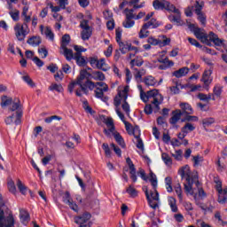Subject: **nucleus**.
<instances>
[{
	"label": "nucleus",
	"instance_id": "4c0bfd02",
	"mask_svg": "<svg viewBox=\"0 0 227 227\" xmlns=\"http://www.w3.org/2000/svg\"><path fill=\"white\" fill-rule=\"evenodd\" d=\"M92 79H94V81H105L106 74L100 71H95L92 73Z\"/></svg>",
	"mask_w": 227,
	"mask_h": 227
},
{
	"label": "nucleus",
	"instance_id": "2f4dec72",
	"mask_svg": "<svg viewBox=\"0 0 227 227\" xmlns=\"http://www.w3.org/2000/svg\"><path fill=\"white\" fill-rule=\"evenodd\" d=\"M13 103V99L8 96H2L1 98V106L2 107H8V106H12Z\"/></svg>",
	"mask_w": 227,
	"mask_h": 227
},
{
	"label": "nucleus",
	"instance_id": "f257e3e1",
	"mask_svg": "<svg viewBox=\"0 0 227 227\" xmlns=\"http://www.w3.org/2000/svg\"><path fill=\"white\" fill-rule=\"evenodd\" d=\"M90 77H91L90 73L86 71V69L81 70L76 80L68 84L67 91H69V93H74L75 86H79V88L75 90V95L76 97H82V93H84V95H88V90L93 91V90L96 88L94 90L96 98H100V100L103 102H107L109 98L105 96L104 93L109 91V86L103 82H93L91 80H90Z\"/></svg>",
	"mask_w": 227,
	"mask_h": 227
},
{
	"label": "nucleus",
	"instance_id": "2eb2a0df",
	"mask_svg": "<svg viewBox=\"0 0 227 227\" xmlns=\"http://www.w3.org/2000/svg\"><path fill=\"white\" fill-rule=\"evenodd\" d=\"M179 106L181 107L183 116L194 114V110H192V106L189 103H180Z\"/></svg>",
	"mask_w": 227,
	"mask_h": 227
},
{
	"label": "nucleus",
	"instance_id": "052dcab7",
	"mask_svg": "<svg viewBox=\"0 0 227 227\" xmlns=\"http://www.w3.org/2000/svg\"><path fill=\"white\" fill-rule=\"evenodd\" d=\"M213 96L215 95V97H221V93H223V87L215 85L213 89Z\"/></svg>",
	"mask_w": 227,
	"mask_h": 227
},
{
	"label": "nucleus",
	"instance_id": "f03ea898",
	"mask_svg": "<svg viewBox=\"0 0 227 227\" xmlns=\"http://www.w3.org/2000/svg\"><path fill=\"white\" fill-rule=\"evenodd\" d=\"M140 98L143 100V102H148V100H151V104L153 106L154 113H157L160 109V104H162L164 98H162V95L159 93V90H152L147 92L143 91V90H140Z\"/></svg>",
	"mask_w": 227,
	"mask_h": 227
},
{
	"label": "nucleus",
	"instance_id": "e2e57ef3",
	"mask_svg": "<svg viewBox=\"0 0 227 227\" xmlns=\"http://www.w3.org/2000/svg\"><path fill=\"white\" fill-rule=\"evenodd\" d=\"M147 43H150V45H160V41L159 39H155L153 36L148 37Z\"/></svg>",
	"mask_w": 227,
	"mask_h": 227
},
{
	"label": "nucleus",
	"instance_id": "6e6552de",
	"mask_svg": "<svg viewBox=\"0 0 227 227\" xmlns=\"http://www.w3.org/2000/svg\"><path fill=\"white\" fill-rule=\"evenodd\" d=\"M214 182L216 184L215 189L218 192V202L223 205L227 201V188L223 189V182L217 178H215Z\"/></svg>",
	"mask_w": 227,
	"mask_h": 227
},
{
	"label": "nucleus",
	"instance_id": "bf43d9fd",
	"mask_svg": "<svg viewBox=\"0 0 227 227\" xmlns=\"http://www.w3.org/2000/svg\"><path fill=\"white\" fill-rule=\"evenodd\" d=\"M153 189L157 187V176L153 174V172H150V178H149Z\"/></svg>",
	"mask_w": 227,
	"mask_h": 227
},
{
	"label": "nucleus",
	"instance_id": "09e8293b",
	"mask_svg": "<svg viewBox=\"0 0 227 227\" xmlns=\"http://www.w3.org/2000/svg\"><path fill=\"white\" fill-rule=\"evenodd\" d=\"M17 187L22 194H26V192H27V187H26V185L22 184V181H20V179L17 180Z\"/></svg>",
	"mask_w": 227,
	"mask_h": 227
},
{
	"label": "nucleus",
	"instance_id": "3c124183",
	"mask_svg": "<svg viewBox=\"0 0 227 227\" xmlns=\"http://www.w3.org/2000/svg\"><path fill=\"white\" fill-rule=\"evenodd\" d=\"M9 14L11 15L12 20H19L20 17V12H19V10L14 9V10H11L9 12Z\"/></svg>",
	"mask_w": 227,
	"mask_h": 227
},
{
	"label": "nucleus",
	"instance_id": "423d86ee",
	"mask_svg": "<svg viewBox=\"0 0 227 227\" xmlns=\"http://www.w3.org/2000/svg\"><path fill=\"white\" fill-rule=\"evenodd\" d=\"M14 33H15V36H16L17 40H19V42H24V40L26 39V36H27V35H29V28L26 27L25 25L17 23L14 26Z\"/></svg>",
	"mask_w": 227,
	"mask_h": 227
},
{
	"label": "nucleus",
	"instance_id": "a18cd8bd",
	"mask_svg": "<svg viewBox=\"0 0 227 227\" xmlns=\"http://www.w3.org/2000/svg\"><path fill=\"white\" fill-rule=\"evenodd\" d=\"M193 10L196 13V15L200 14V13H203L202 10H203V2H201L200 4V0H196L195 4L193 6Z\"/></svg>",
	"mask_w": 227,
	"mask_h": 227
},
{
	"label": "nucleus",
	"instance_id": "f704fd0d",
	"mask_svg": "<svg viewBox=\"0 0 227 227\" xmlns=\"http://www.w3.org/2000/svg\"><path fill=\"white\" fill-rule=\"evenodd\" d=\"M196 129V127H194V125L191 122H187L182 129H181V132H183V134H188L189 132H192L193 130Z\"/></svg>",
	"mask_w": 227,
	"mask_h": 227
},
{
	"label": "nucleus",
	"instance_id": "dca6fc26",
	"mask_svg": "<svg viewBox=\"0 0 227 227\" xmlns=\"http://www.w3.org/2000/svg\"><path fill=\"white\" fill-rule=\"evenodd\" d=\"M183 114H182V110L177 109L172 112V117L169 120V123H171V125H176V123H178V121H180V118H182Z\"/></svg>",
	"mask_w": 227,
	"mask_h": 227
},
{
	"label": "nucleus",
	"instance_id": "5701e85b",
	"mask_svg": "<svg viewBox=\"0 0 227 227\" xmlns=\"http://www.w3.org/2000/svg\"><path fill=\"white\" fill-rule=\"evenodd\" d=\"M199 100H201L202 102H210V100H215V98L214 97V94H203V93H199L197 96Z\"/></svg>",
	"mask_w": 227,
	"mask_h": 227
},
{
	"label": "nucleus",
	"instance_id": "13d9d810",
	"mask_svg": "<svg viewBox=\"0 0 227 227\" xmlns=\"http://www.w3.org/2000/svg\"><path fill=\"white\" fill-rule=\"evenodd\" d=\"M185 117L181 120V121L184 123L185 121H198V116H193L191 114L184 115Z\"/></svg>",
	"mask_w": 227,
	"mask_h": 227
},
{
	"label": "nucleus",
	"instance_id": "a878e982",
	"mask_svg": "<svg viewBox=\"0 0 227 227\" xmlns=\"http://www.w3.org/2000/svg\"><path fill=\"white\" fill-rule=\"evenodd\" d=\"M176 15H170L168 17L170 22H176L177 26H182V16L180 11L174 12Z\"/></svg>",
	"mask_w": 227,
	"mask_h": 227
},
{
	"label": "nucleus",
	"instance_id": "774afa93",
	"mask_svg": "<svg viewBox=\"0 0 227 227\" xmlns=\"http://www.w3.org/2000/svg\"><path fill=\"white\" fill-rule=\"evenodd\" d=\"M172 157L176 159V160H182V150L176 151L175 153H172Z\"/></svg>",
	"mask_w": 227,
	"mask_h": 227
},
{
	"label": "nucleus",
	"instance_id": "c85d7f7f",
	"mask_svg": "<svg viewBox=\"0 0 227 227\" xmlns=\"http://www.w3.org/2000/svg\"><path fill=\"white\" fill-rule=\"evenodd\" d=\"M20 219L23 224H27L29 222V213L24 209L20 210Z\"/></svg>",
	"mask_w": 227,
	"mask_h": 227
},
{
	"label": "nucleus",
	"instance_id": "4468645a",
	"mask_svg": "<svg viewBox=\"0 0 227 227\" xmlns=\"http://www.w3.org/2000/svg\"><path fill=\"white\" fill-rule=\"evenodd\" d=\"M126 162L129 168L130 178H131L132 182H134V184H136V182H137V176L136 175V166L134 165V163L132 162V160H130V158H127Z\"/></svg>",
	"mask_w": 227,
	"mask_h": 227
},
{
	"label": "nucleus",
	"instance_id": "49530a36",
	"mask_svg": "<svg viewBox=\"0 0 227 227\" xmlns=\"http://www.w3.org/2000/svg\"><path fill=\"white\" fill-rule=\"evenodd\" d=\"M126 192H128L130 196V198H137L138 192L134 188L132 184H130L127 189Z\"/></svg>",
	"mask_w": 227,
	"mask_h": 227
},
{
	"label": "nucleus",
	"instance_id": "58836bf2",
	"mask_svg": "<svg viewBox=\"0 0 227 227\" xmlns=\"http://www.w3.org/2000/svg\"><path fill=\"white\" fill-rule=\"evenodd\" d=\"M161 159L164 164H166V166H168V168L173 165V160L171 159V157H169V154L163 153L161 154Z\"/></svg>",
	"mask_w": 227,
	"mask_h": 227
},
{
	"label": "nucleus",
	"instance_id": "f3484780",
	"mask_svg": "<svg viewBox=\"0 0 227 227\" xmlns=\"http://www.w3.org/2000/svg\"><path fill=\"white\" fill-rule=\"evenodd\" d=\"M27 12H29V6L25 5L23 7L21 15H22V17H24L22 26H25V27H27V29L28 27L27 24H29V22H31V15H27Z\"/></svg>",
	"mask_w": 227,
	"mask_h": 227
},
{
	"label": "nucleus",
	"instance_id": "72a5a7b5",
	"mask_svg": "<svg viewBox=\"0 0 227 227\" xmlns=\"http://www.w3.org/2000/svg\"><path fill=\"white\" fill-rule=\"evenodd\" d=\"M164 10H167V12H170L171 13H178V9L175 4H170L168 1L165 2V7Z\"/></svg>",
	"mask_w": 227,
	"mask_h": 227
},
{
	"label": "nucleus",
	"instance_id": "4d7b16f0",
	"mask_svg": "<svg viewBox=\"0 0 227 227\" xmlns=\"http://www.w3.org/2000/svg\"><path fill=\"white\" fill-rule=\"evenodd\" d=\"M121 108L124 111V113H126L127 116H130V106L129 105V103L127 102V100H125L122 105H121Z\"/></svg>",
	"mask_w": 227,
	"mask_h": 227
},
{
	"label": "nucleus",
	"instance_id": "9d476101",
	"mask_svg": "<svg viewBox=\"0 0 227 227\" xmlns=\"http://www.w3.org/2000/svg\"><path fill=\"white\" fill-rule=\"evenodd\" d=\"M9 111H16L15 115H16V121L15 123L16 125H19L20 123V118H22V110L20 109V100L19 99H14L12 103L11 104V106L9 107Z\"/></svg>",
	"mask_w": 227,
	"mask_h": 227
},
{
	"label": "nucleus",
	"instance_id": "1a4fd4ad",
	"mask_svg": "<svg viewBox=\"0 0 227 227\" xmlns=\"http://www.w3.org/2000/svg\"><path fill=\"white\" fill-rule=\"evenodd\" d=\"M189 28L191 31H193V35L198 40H200L203 43H207L208 42V36H207V34H205L201 28L196 27L194 24H190Z\"/></svg>",
	"mask_w": 227,
	"mask_h": 227
},
{
	"label": "nucleus",
	"instance_id": "ea45409f",
	"mask_svg": "<svg viewBox=\"0 0 227 227\" xmlns=\"http://www.w3.org/2000/svg\"><path fill=\"white\" fill-rule=\"evenodd\" d=\"M148 36H150V31H148V28L143 25L138 33V38H148Z\"/></svg>",
	"mask_w": 227,
	"mask_h": 227
},
{
	"label": "nucleus",
	"instance_id": "7c9ffc66",
	"mask_svg": "<svg viewBox=\"0 0 227 227\" xmlns=\"http://www.w3.org/2000/svg\"><path fill=\"white\" fill-rule=\"evenodd\" d=\"M133 136L137 139V148H138V150H141L142 152H144L145 151V144L143 143V139H141V137H139L140 136L139 131L137 134L133 132Z\"/></svg>",
	"mask_w": 227,
	"mask_h": 227
},
{
	"label": "nucleus",
	"instance_id": "bb28decb",
	"mask_svg": "<svg viewBox=\"0 0 227 227\" xmlns=\"http://www.w3.org/2000/svg\"><path fill=\"white\" fill-rule=\"evenodd\" d=\"M96 67L98 70H102L103 72H107L109 70V66L106 63V59H98V64L96 65Z\"/></svg>",
	"mask_w": 227,
	"mask_h": 227
},
{
	"label": "nucleus",
	"instance_id": "79ce46f5",
	"mask_svg": "<svg viewBox=\"0 0 227 227\" xmlns=\"http://www.w3.org/2000/svg\"><path fill=\"white\" fill-rule=\"evenodd\" d=\"M135 24H136V21L129 18H125L124 21L122 22V26L126 29H130V27H134Z\"/></svg>",
	"mask_w": 227,
	"mask_h": 227
},
{
	"label": "nucleus",
	"instance_id": "603ef678",
	"mask_svg": "<svg viewBox=\"0 0 227 227\" xmlns=\"http://www.w3.org/2000/svg\"><path fill=\"white\" fill-rule=\"evenodd\" d=\"M124 13L126 15V19H131L136 20V14H134V9L126 8L124 10Z\"/></svg>",
	"mask_w": 227,
	"mask_h": 227
},
{
	"label": "nucleus",
	"instance_id": "e433bc0d",
	"mask_svg": "<svg viewBox=\"0 0 227 227\" xmlns=\"http://www.w3.org/2000/svg\"><path fill=\"white\" fill-rule=\"evenodd\" d=\"M74 59H75V61L79 67H84V65H86V59H84V58H82V54L74 53Z\"/></svg>",
	"mask_w": 227,
	"mask_h": 227
},
{
	"label": "nucleus",
	"instance_id": "6e6d98bb",
	"mask_svg": "<svg viewBox=\"0 0 227 227\" xmlns=\"http://www.w3.org/2000/svg\"><path fill=\"white\" fill-rule=\"evenodd\" d=\"M165 184L168 192H173V186H171L172 179L170 176L165 178Z\"/></svg>",
	"mask_w": 227,
	"mask_h": 227
},
{
	"label": "nucleus",
	"instance_id": "5fc2aeb1",
	"mask_svg": "<svg viewBox=\"0 0 227 227\" xmlns=\"http://www.w3.org/2000/svg\"><path fill=\"white\" fill-rule=\"evenodd\" d=\"M205 160L203 159V156L198 154L196 156H193L192 161H193V166H200L201 162H203Z\"/></svg>",
	"mask_w": 227,
	"mask_h": 227
},
{
	"label": "nucleus",
	"instance_id": "a19ab883",
	"mask_svg": "<svg viewBox=\"0 0 227 227\" xmlns=\"http://www.w3.org/2000/svg\"><path fill=\"white\" fill-rule=\"evenodd\" d=\"M104 123L106 125L107 129H109L110 132L114 133V121L113 118L105 119Z\"/></svg>",
	"mask_w": 227,
	"mask_h": 227
},
{
	"label": "nucleus",
	"instance_id": "37998d69",
	"mask_svg": "<svg viewBox=\"0 0 227 227\" xmlns=\"http://www.w3.org/2000/svg\"><path fill=\"white\" fill-rule=\"evenodd\" d=\"M168 205L172 212H178V207L176 206V199L173 197L168 198Z\"/></svg>",
	"mask_w": 227,
	"mask_h": 227
},
{
	"label": "nucleus",
	"instance_id": "69168bd1",
	"mask_svg": "<svg viewBox=\"0 0 227 227\" xmlns=\"http://www.w3.org/2000/svg\"><path fill=\"white\" fill-rule=\"evenodd\" d=\"M175 191H176V193L177 194L179 200H182V186L180 185V184H177L175 186Z\"/></svg>",
	"mask_w": 227,
	"mask_h": 227
},
{
	"label": "nucleus",
	"instance_id": "cd10ccee",
	"mask_svg": "<svg viewBox=\"0 0 227 227\" xmlns=\"http://www.w3.org/2000/svg\"><path fill=\"white\" fill-rule=\"evenodd\" d=\"M117 43L119 44L121 54H127L129 49L130 50V43L129 42L119 41Z\"/></svg>",
	"mask_w": 227,
	"mask_h": 227
},
{
	"label": "nucleus",
	"instance_id": "c756f323",
	"mask_svg": "<svg viewBox=\"0 0 227 227\" xmlns=\"http://www.w3.org/2000/svg\"><path fill=\"white\" fill-rule=\"evenodd\" d=\"M143 26L147 29H156V27H159V22L155 19H151L149 21L145 22Z\"/></svg>",
	"mask_w": 227,
	"mask_h": 227
},
{
	"label": "nucleus",
	"instance_id": "a211bd4d",
	"mask_svg": "<svg viewBox=\"0 0 227 227\" xmlns=\"http://www.w3.org/2000/svg\"><path fill=\"white\" fill-rule=\"evenodd\" d=\"M40 31L42 35H45L46 38H49V40H54V33H52L51 27H43V25H41Z\"/></svg>",
	"mask_w": 227,
	"mask_h": 227
},
{
	"label": "nucleus",
	"instance_id": "aec40b11",
	"mask_svg": "<svg viewBox=\"0 0 227 227\" xmlns=\"http://www.w3.org/2000/svg\"><path fill=\"white\" fill-rule=\"evenodd\" d=\"M91 219V214L85 212L82 216H77L74 218V223L76 224H84V223H88Z\"/></svg>",
	"mask_w": 227,
	"mask_h": 227
},
{
	"label": "nucleus",
	"instance_id": "ddd939ff",
	"mask_svg": "<svg viewBox=\"0 0 227 227\" xmlns=\"http://www.w3.org/2000/svg\"><path fill=\"white\" fill-rule=\"evenodd\" d=\"M208 38L211 42H214L215 45H217L218 47H226V41L220 39L214 32L209 33Z\"/></svg>",
	"mask_w": 227,
	"mask_h": 227
},
{
	"label": "nucleus",
	"instance_id": "412c9836",
	"mask_svg": "<svg viewBox=\"0 0 227 227\" xmlns=\"http://www.w3.org/2000/svg\"><path fill=\"white\" fill-rule=\"evenodd\" d=\"M60 49L61 51H63L62 54L63 56H65L67 61H72V59H74V58L75 57V54H74L72 49H68L67 46H65V48Z\"/></svg>",
	"mask_w": 227,
	"mask_h": 227
},
{
	"label": "nucleus",
	"instance_id": "b1692460",
	"mask_svg": "<svg viewBox=\"0 0 227 227\" xmlns=\"http://www.w3.org/2000/svg\"><path fill=\"white\" fill-rule=\"evenodd\" d=\"M112 134L114 135L116 143L119 145L121 148H125L127 146L125 145V140H123V137H121V135H120V133L114 131V133Z\"/></svg>",
	"mask_w": 227,
	"mask_h": 227
},
{
	"label": "nucleus",
	"instance_id": "c9c22d12",
	"mask_svg": "<svg viewBox=\"0 0 227 227\" xmlns=\"http://www.w3.org/2000/svg\"><path fill=\"white\" fill-rule=\"evenodd\" d=\"M144 82L145 86H155V84H157V80L155 77L149 75L144 78Z\"/></svg>",
	"mask_w": 227,
	"mask_h": 227
},
{
	"label": "nucleus",
	"instance_id": "338daca9",
	"mask_svg": "<svg viewBox=\"0 0 227 227\" xmlns=\"http://www.w3.org/2000/svg\"><path fill=\"white\" fill-rule=\"evenodd\" d=\"M158 125H161L162 127H168V123H166V118L160 116L157 119Z\"/></svg>",
	"mask_w": 227,
	"mask_h": 227
},
{
	"label": "nucleus",
	"instance_id": "39448f33",
	"mask_svg": "<svg viewBox=\"0 0 227 227\" xmlns=\"http://www.w3.org/2000/svg\"><path fill=\"white\" fill-rule=\"evenodd\" d=\"M0 227H15V218L10 212L9 214L4 213L0 207Z\"/></svg>",
	"mask_w": 227,
	"mask_h": 227
},
{
	"label": "nucleus",
	"instance_id": "0eeeda50",
	"mask_svg": "<svg viewBox=\"0 0 227 227\" xmlns=\"http://www.w3.org/2000/svg\"><path fill=\"white\" fill-rule=\"evenodd\" d=\"M129 97V87H125L124 90L118 92L114 99V106H115V113L118 114L120 111V106L121 105V100L124 102Z\"/></svg>",
	"mask_w": 227,
	"mask_h": 227
},
{
	"label": "nucleus",
	"instance_id": "c03bdc74",
	"mask_svg": "<svg viewBox=\"0 0 227 227\" xmlns=\"http://www.w3.org/2000/svg\"><path fill=\"white\" fill-rule=\"evenodd\" d=\"M91 28H85L81 32V36L82 40H90L91 38Z\"/></svg>",
	"mask_w": 227,
	"mask_h": 227
},
{
	"label": "nucleus",
	"instance_id": "473e14b6",
	"mask_svg": "<svg viewBox=\"0 0 227 227\" xmlns=\"http://www.w3.org/2000/svg\"><path fill=\"white\" fill-rule=\"evenodd\" d=\"M166 5V0H154L153 2V6L154 10H164Z\"/></svg>",
	"mask_w": 227,
	"mask_h": 227
},
{
	"label": "nucleus",
	"instance_id": "6ab92c4d",
	"mask_svg": "<svg viewBox=\"0 0 227 227\" xmlns=\"http://www.w3.org/2000/svg\"><path fill=\"white\" fill-rule=\"evenodd\" d=\"M201 81L205 86H210L212 83V71L210 69L203 73Z\"/></svg>",
	"mask_w": 227,
	"mask_h": 227
},
{
	"label": "nucleus",
	"instance_id": "8fccbe9b",
	"mask_svg": "<svg viewBox=\"0 0 227 227\" xmlns=\"http://www.w3.org/2000/svg\"><path fill=\"white\" fill-rule=\"evenodd\" d=\"M68 43H70V35L66 34L62 36L60 48L67 47Z\"/></svg>",
	"mask_w": 227,
	"mask_h": 227
},
{
	"label": "nucleus",
	"instance_id": "7ed1b4c3",
	"mask_svg": "<svg viewBox=\"0 0 227 227\" xmlns=\"http://www.w3.org/2000/svg\"><path fill=\"white\" fill-rule=\"evenodd\" d=\"M179 175L181 178H185L188 184H184V191L189 194H194V189H192V176H191V168L189 165H185L179 169Z\"/></svg>",
	"mask_w": 227,
	"mask_h": 227
},
{
	"label": "nucleus",
	"instance_id": "de8ad7c7",
	"mask_svg": "<svg viewBox=\"0 0 227 227\" xmlns=\"http://www.w3.org/2000/svg\"><path fill=\"white\" fill-rule=\"evenodd\" d=\"M49 90L50 91H58V93H63V86L61 84L51 83Z\"/></svg>",
	"mask_w": 227,
	"mask_h": 227
},
{
	"label": "nucleus",
	"instance_id": "680f3d73",
	"mask_svg": "<svg viewBox=\"0 0 227 227\" xmlns=\"http://www.w3.org/2000/svg\"><path fill=\"white\" fill-rule=\"evenodd\" d=\"M197 16H198V20H200L202 26H205V24H207V16L205 15V13L200 12L199 14H197Z\"/></svg>",
	"mask_w": 227,
	"mask_h": 227
},
{
	"label": "nucleus",
	"instance_id": "f8f14e48",
	"mask_svg": "<svg viewBox=\"0 0 227 227\" xmlns=\"http://www.w3.org/2000/svg\"><path fill=\"white\" fill-rule=\"evenodd\" d=\"M63 201L66 203V205H68V207L71 208V210H74V212H79V207L75 202H74V200L72 197H70V192H66Z\"/></svg>",
	"mask_w": 227,
	"mask_h": 227
},
{
	"label": "nucleus",
	"instance_id": "393cba45",
	"mask_svg": "<svg viewBox=\"0 0 227 227\" xmlns=\"http://www.w3.org/2000/svg\"><path fill=\"white\" fill-rule=\"evenodd\" d=\"M27 43H28V45H31L32 47H38V45L42 43V38H40V36H32L28 38Z\"/></svg>",
	"mask_w": 227,
	"mask_h": 227
},
{
	"label": "nucleus",
	"instance_id": "4be33fe9",
	"mask_svg": "<svg viewBox=\"0 0 227 227\" xmlns=\"http://www.w3.org/2000/svg\"><path fill=\"white\" fill-rule=\"evenodd\" d=\"M189 74V67H182L179 70L174 71L173 75L174 77H176L177 79H180V77H185Z\"/></svg>",
	"mask_w": 227,
	"mask_h": 227
},
{
	"label": "nucleus",
	"instance_id": "864d4df0",
	"mask_svg": "<svg viewBox=\"0 0 227 227\" xmlns=\"http://www.w3.org/2000/svg\"><path fill=\"white\" fill-rule=\"evenodd\" d=\"M22 79L23 81H25V82H27L28 86H30V88H36V83L33 82L31 77H29L28 75L23 76Z\"/></svg>",
	"mask_w": 227,
	"mask_h": 227
},
{
	"label": "nucleus",
	"instance_id": "20e7f679",
	"mask_svg": "<svg viewBox=\"0 0 227 227\" xmlns=\"http://www.w3.org/2000/svg\"><path fill=\"white\" fill-rule=\"evenodd\" d=\"M145 196L151 208H153V210L159 208V201L160 199H159V192H157V187L153 188V191H151L150 192H148V189H146Z\"/></svg>",
	"mask_w": 227,
	"mask_h": 227
},
{
	"label": "nucleus",
	"instance_id": "9b49d317",
	"mask_svg": "<svg viewBox=\"0 0 227 227\" xmlns=\"http://www.w3.org/2000/svg\"><path fill=\"white\" fill-rule=\"evenodd\" d=\"M117 115L121 120V121L124 123V125L126 127V130L129 134H134V133L136 134V132H137V134L139 133V128H134L132 129V124H130L129 121H125V115L121 113V111L117 110Z\"/></svg>",
	"mask_w": 227,
	"mask_h": 227
},
{
	"label": "nucleus",
	"instance_id": "0e129e2a",
	"mask_svg": "<svg viewBox=\"0 0 227 227\" xmlns=\"http://www.w3.org/2000/svg\"><path fill=\"white\" fill-rule=\"evenodd\" d=\"M89 20H82L81 22H80V27L83 30V29H91V27H90V24H89Z\"/></svg>",
	"mask_w": 227,
	"mask_h": 227
}]
</instances>
